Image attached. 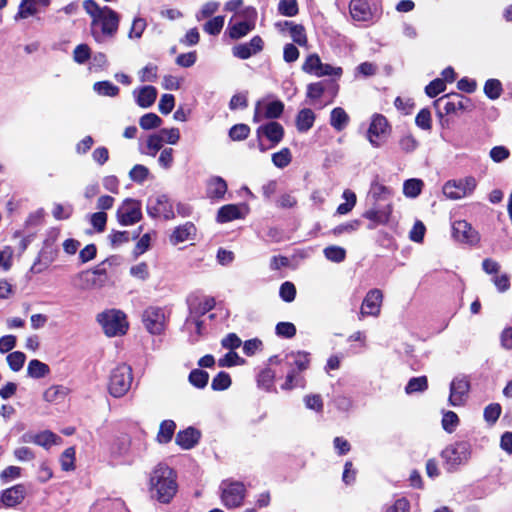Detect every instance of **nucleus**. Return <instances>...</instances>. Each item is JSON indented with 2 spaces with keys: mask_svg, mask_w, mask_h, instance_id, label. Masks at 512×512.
Masks as SVG:
<instances>
[{
  "mask_svg": "<svg viewBox=\"0 0 512 512\" xmlns=\"http://www.w3.org/2000/svg\"><path fill=\"white\" fill-rule=\"evenodd\" d=\"M85 11L91 16L90 32L98 44L113 40L118 32L120 16L108 6L100 7L94 0H85Z\"/></svg>",
  "mask_w": 512,
  "mask_h": 512,
  "instance_id": "f257e3e1",
  "label": "nucleus"
},
{
  "mask_svg": "<svg viewBox=\"0 0 512 512\" xmlns=\"http://www.w3.org/2000/svg\"><path fill=\"white\" fill-rule=\"evenodd\" d=\"M178 491L177 475L172 468L158 464L150 473V497L161 503L169 504Z\"/></svg>",
  "mask_w": 512,
  "mask_h": 512,
  "instance_id": "f03ea898",
  "label": "nucleus"
},
{
  "mask_svg": "<svg viewBox=\"0 0 512 512\" xmlns=\"http://www.w3.org/2000/svg\"><path fill=\"white\" fill-rule=\"evenodd\" d=\"M97 322L108 337L122 336L129 328L125 313L118 309H108L99 313Z\"/></svg>",
  "mask_w": 512,
  "mask_h": 512,
  "instance_id": "7ed1b4c3",
  "label": "nucleus"
},
{
  "mask_svg": "<svg viewBox=\"0 0 512 512\" xmlns=\"http://www.w3.org/2000/svg\"><path fill=\"white\" fill-rule=\"evenodd\" d=\"M132 382V368L127 364H120L111 371L108 384L109 393L115 398H120L130 390Z\"/></svg>",
  "mask_w": 512,
  "mask_h": 512,
  "instance_id": "20e7f679",
  "label": "nucleus"
},
{
  "mask_svg": "<svg viewBox=\"0 0 512 512\" xmlns=\"http://www.w3.org/2000/svg\"><path fill=\"white\" fill-rule=\"evenodd\" d=\"M477 184L478 182L473 176L449 180L443 186V194L451 200H459L472 195Z\"/></svg>",
  "mask_w": 512,
  "mask_h": 512,
  "instance_id": "39448f33",
  "label": "nucleus"
},
{
  "mask_svg": "<svg viewBox=\"0 0 512 512\" xmlns=\"http://www.w3.org/2000/svg\"><path fill=\"white\" fill-rule=\"evenodd\" d=\"M441 455L448 466V470H455L469 460L471 445L465 441L457 442L447 446Z\"/></svg>",
  "mask_w": 512,
  "mask_h": 512,
  "instance_id": "423d86ee",
  "label": "nucleus"
},
{
  "mask_svg": "<svg viewBox=\"0 0 512 512\" xmlns=\"http://www.w3.org/2000/svg\"><path fill=\"white\" fill-rule=\"evenodd\" d=\"M469 99L458 93L444 95L434 101V106L439 117L443 115L457 114L466 108Z\"/></svg>",
  "mask_w": 512,
  "mask_h": 512,
  "instance_id": "0eeeda50",
  "label": "nucleus"
},
{
  "mask_svg": "<svg viewBox=\"0 0 512 512\" xmlns=\"http://www.w3.org/2000/svg\"><path fill=\"white\" fill-rule=\"evenodd\" d=\"M118 222L123 226H131L142 218L141 202L127 198L118 207L116 212Z\"/></svg>",
  "mask_w": 512,
  "mask_h": 512,
  "instance_id": "6e6552de",
  "label": "nucleus"
},
{
  "mask_svg": "<svg viewBox=\"0 0 512 512\" xmlns=\"http://www.w3.org/2000/svg\"><path fill=\"white\" fill-rule=\"evenodd\" d=\"M147 213L151 217H162L165 220H170L175 217L172 203L169 197L165 194H157L148 198Z\"/></svg>",
  "mask_w": 512,
  "mask_h": 512,
  "instance_id": "1a4fd4ad",
  "label": "nucleus"
},
{
  "mask_svg": "<svg viewBox=\"0 0 512 512\" xmlns=\"http://www.w3.org/2000/svg\"><path fill=\"white\" fill-rule=\"evenodd\" d=\"M142 322L150 334L160 335L165 330V312L160 307L149 306L143 311Z\"/></svg>",
  "mask_w": 512,
  "mask_h": 512,
  "instance_id": "9d476101",
  "label": "nucleus"
},
{
  "mask_svg": "<svg viewBox=\"0 0 512 512\" xmlns=\"http://www.w3.org/2000/svg\"><path fill=\"white\" fill-rule=\"evenodd\" d=\"M222 501L226 507L234 508L242 504L245 487L241 482L223 481L221 484Z\"/></svg>",
  "mask_w": 512,
  "mask_h": 512,
  "instance_id": "9b49d317",
  "label": "nucleus"
},
{
  "mask_svg": "<svg viewBox=\"0 0 512 512\" xmlns=\"http://www.w3.org/2000/svg\"><path fill=\"white\" fill-rule=\"evenodd\" d=\"M389 133V125L387 119L380 114H376L372 117L367 138L373 147H380Z\"/></svg>",
  "mask_w": 512,
  "mask_h": 512,
  "instance_id": "f8f14e48",
  "label": "nucleus"
},
{
  "mask_svg": "<svg viewBox=\"0 0 512 512\" xmlns=\"http://www.w3.org/2000/svg\"><path fill=\"white\" fill-rule=\"evenodd\" d=\"M270 364L284 363L287 367H292L303 372L308 369L310 365V354L304 351H292L287 353L283 359H279L278 356H273L269 359Z\"/></svg>",
  "mask_w": 512,
  "mask_h": 512,
  "instance_id": "ddd939ff",
  "label": "nucleus"
},
{
  "mask_svg": "<svg viewBox=\"0 0 512 512\" xmlns=\"http://www.w3.org/2000/svg\"><path fill=\"white\" fill-rule=\"evenodd\" d=\"M382 301L383 293L380 289L369 290L363 299L359 319L361 320L366 316H378L381 311Z\"/></svg>",
  "mask_w": 512,
  "mask_h": 512,
  "instance_id": "4468645a",
  "label": "nucleus"
},
{
  "mask_svg": "<svg viewBox=\"0 0 512 512\" xmlns=\"http://www.w3.org/2000/svg\"><path fill=\"white\" fill-rule=\"evenodd\" d=\"M74 280L79 288L83 290L100 288L106 281V271L104 269L82 271L75 275Z\"/></svg>",
  "mask_w": 512,
  "mask_h": 512,
  "instance_id": "2eb2a0df",
  "label": "nucleus"
},
{
  "mask_svg": "<svg viewBox=\"0 0 512 512\" xmlns=\"http://www.w3.org/2000/svg\"><path fill=\"white\" fill-rule=\"evenodd\" d=\"M470 390V383L467 377L457 376L450 384L449 404L454 407L463 405Z\"/></svg>",
  "mask_w": 512,
  "mask_h": 512,
  "instance_id": "dca6fc26",
  "label": "nucleus"
},
{
  "mask_svg": "<svg viewBox=\"0 0 512 512\" xmlns=\"http://www.w3.org/2000/svg\"><path fill=\"white\" fill-rule=\"evenodd\" d=\"M284 110V104L281 101L258 102L255 107L253 120L260 122L263 119L279 118Z\"/></svg>",
  "mask_w": 512,
  "mask_h": 512,
  "instance_id": "f3484780",
  "label": "nucleus"
},
{
  "mask_svg": "<svg viewBox=\"0 0 512 512\" xmlns=\"http://www.w3.org/2000/svg\"><path fill=\"white\" fill-rule=\"evenodd\" d=\"M26 489L23 484H17L3 490L0 494V508H12L23 502Z\"/></svg>",
  "mask_w": 512,
  "mask_h": 512,
  "instance_id": "a211bd4d",
  "label": "nucleus"
},
{
  "mask_svg": "<svg viewBox=\"0 0 512 512\" xmlns=\"http://www.w3.org/2000/svg\"><path fill=\"white\" fill-rule=\"evenodd\" d=\"M264 42L260 36H254L249 42L238 44L232 48L233 56L245 60L263 50Z\"/></svg>",
  "mask_w": 512,
  "mask_h": 512,
  "instance_id": "6ab92c4d",
  "label": "nucleus"
},
{
  "mask_svg": "<svg viewBox=\"0 0 512 512\" xmlns=\"http://www.w3.org/2000/svg\"><path fill=\"white\" fill-rule=\"evenodd\" d=\"M256 134L258 139L266 137L271 142V147H275L283 139L284 129L278 122L271 121L258 127Z\"/></svg>",
  "mask_w": 512,
  "mask_h": 512,
  "instance_id": "aec40b11",
  "label": "nucleus"
},
{
  "mask_svg": "<svg viewBox=\"0 0 512 512\" xmlns=\"http://www.w3.org/2000/svg\"><path fill=\"white\" fill-rule=\"evenodd\" d=\"M453 237L459 242L475 243L478 241V234L472 226L465 220H459L453 223Z\"/></svg>",
  "mask_w": 512,
  "mask_h": 512,
  "instance_id": "412c9836",
  "label": "nucleus"
},
{
  "mask_svg": "<svg viewBox=\"0 0 512 512\" xmlns=\"http://www.w3.org/2000/svg\"><path fill=\"white\" fill-rule=\"evenodd\" d=\"M392 214V205L388 204L382 208H372L367 210L363 217L370 220L372 223L368 226L369 229H374L377 225H386L389 223Z\"/></svg>",
  "mask_w": 512,
  "mask_h": 512,
  "instance_id": "4be33fe9",
  "label": "nucleus"
},
{
  "mask_svg": "<svg viewBox=\"0 0 512 512\" xmlns=\"http://www.w3.org/2000/svg\"><path fill=\"white\" fill-rule=\"evenodd\" d=\"M247 213L245 205L228 204L222 206L217 213V221L226 223L236 219H242Z\"/></svg>",
  "mask_w": 512,
  "mask_h": 512,
  "instance_id": "5701e85b",
  "label": "nucleus"
},
{
  "mask_svg": "<svg viewBox=\"0 0 512 512\" xmlns=\"http://www.w3.org/2000/svg\"><path fill=\"white\" fill-rule=\"evenodd\" d=\"M133 96L138 106L141 108H149L154 104L157 98V90L153 86H143L135 89Z\"/></svg>",
  "mask_w": 512,
  "mask_h": 512,
  "instance_id": "b1692460",
  "label": "nucleus"
},
{
  "mask_svg": "<svg viewBox=\"0 0 512 512\" xmlns=\"http://www.w3.org/2000/svg\"><path fill=\"white\" fill-rule=\"evenodd\" d=\"M349 9L352 18L356 21H368L372 16L366 0H351Z\"/></svg>",
  "mask_w": 512,
  "mask_h": 512,
  "instance_id": "393cba45",
  "label": "nucleus"
},
{
  "mask_svg": "<svg viewBox=\"0 0 512 512\" xmlns=\"http://www.w3.org/2000/svg\"><path fill=\"white\" fill-rule=\"evenodd\" d=\"M196 234V227L191 222L178 226L171 235V243L176 245L193 239Z\"/></svg>",
  "mask_w": 512,
  "mask_h": 512,
  "instance_id": "a878e982",
  "label": "nucleus"
},
{
  "mask_svg": "<svg viewBox=\"0 0 512 512\" xmlns=\"http://www.w3.org/2000/svg\"><path fill=\"white\" fill-rule=\"evenodd\" d=\"M227 192L226 181L219 177L214 176L207 182V196L210 199H222Z\"/></svg>",
  "mask_w": 512,
  "mask_h": 512,
  "instance_id": "bb28decb",
  "label": "nucleus"
},
{
  "mask_svg": "<svg viewBox=\"0 0 512 512\" xmlns=\"http://www.w3.org/2000/svg\"><path fill=\"white\" fill-rule=\"evenodd\" d=\"M184 329L189 333L190 342L195 343L202 335L203 321L200 320V317L189 313L184 324Z\"/></svg>",
  "mask_w": 512,
  "mask_h": 512,
  "instance_id": "cd10ccee",
  "label": "nucleus"
},
{
  "mask_svg": "<svg viewBox=\"0 0 512 512\" xmlns=\"http://www.w3.org/2000/svg\"><path fill=\"white\" fill-rule=\"evenodd\" d=\"M199 438L200 433L196 429L189 427L178 432L176 435V443L183 449H191L198 442Z\"/></svg>",
  "mask_w": 512,
  "mask_h": 512,
  "instance_id": "c85d7f7f",
  "label": "nucleus"
},
{
  "mask_svg": "<svg viewBox=\"0 0 512 512\" xmlns=\"http://www.w3.org/2000/svg\"><path fill=\"white\" fill-rule=\"evenodd\" d=\"M70 390L63 385H52L43 393V400L48 403H61L65 400Z\"/></svg>",
  "mask_w": 512,
  "mask_h": 512,
  "instance_id": "c756f323",
  "label": "nucleus"
},
{
  "mask_svg": "<svg viewBox=\"0 0 512 512\" xmlns=\"http://www.w3.org/2000/svg\"><path fill=\"white\" fill-rule=\"evenodd\" d=\"M315 118V113L311 109L304 108L300 110L296 117L297 130L299 132H307L313 127Z\"/></svg>",
  "mask_w": 512,
  "mask_h": 512,
  "instance_id": "7c9ffc66",
  "label": "nucleus"
},
{
  "mask_svg": "<svg viewBox=\"0 0 512 512\" xmlns=\"http://www.w3.org/2000/svg\"><path fill=\"white\" fill-rule=\"evenodd\" d=\"M164 137L159 132L148 135L143 154L155 157L162 150Z\"/></svg>",
  "mask_w": 512,
  "mask_h": 512,
  "instance_id": "2f4dec72",
  "label": "nucleus"
},
{
  "mask_svg": "<svg viewBox=\"0 0 512 512\" xmlns=\"http://www.w3.org/2000/svg\"><path fill=\"white\" fill-rule=\"evenodd\" d=\"M284 25L289 26V32L292 40L301 47H307L308 39L303 25L295 24L291 21H284Z\"/></svg>",
  "mask_w": 512,
  "mask_h": 512,
  "instance_id": "473e14b6",
  "label": "nucleus"
},
{
  "mask_svg": "<svg viewBox=\"0 0 512 512\" xmlns=\"http://www.w3.org/2000/svg\"><path fill=\"white\" fill-rule=\"evenodd\" d=\"M50 373V367L38 359H32L28 363L27 375L33 379L44 378Z\"/></svg>",
  "mask_w": 512,
  "mask_h": 512,
  "instance_id": "72a5a7b5",
  "label": "nucleus"
},
{
  "mask_svg": "<svg viewBox=\"0 0 512 512\" xmlns=\"http://www.w3.org/2000/svg\"><path fill=\"white\" fill-rule=\"evenodd\" d=\"M288 373L286 375L285 382L281 385V389L285 391H289L294 389L295 387H304L305 379L300 375L301 372H298L295 368L288 367Z\"/></svg>",
  "mask_w": 512,
  "mask_h": 512,
  "instance_id": "f704fd0d",
  "label": "nucleus"
},
{
  "mask_svg": "<svg viewBox=\"0 0 512 512\" xmlns=\"http://www.w3.org/2000/svg\"><path fill=\"white\" fill-rule=\"evenodd\" d=\"M349 123V116L341 107H336L330 114V125L337 131H342Z\"/></svg>",
  "mask_w": 512,
  "mask_h": 512,
  "instance_id": "c9c22d12",
  "label": "nucleus"
},
{
  "mask_svg": "<svg viewBox=\"0 0 512 512\" xmlns=\"http://www.w3.org/2000/svg\"><path fill=\"white\" fill-rule=\"evenodd\" d=\"M215 299L212 297H206L198 303H191L189 306V313L198 317L206 314L212 310L215 306Z\"/></svg>",
  "mask_w": 512,
  "mask_h": 512,
  "instance_id": "e433bc0d",
  "label": "nucleus"
},
{
  "mask_svg": "<svg viewBox=\"0 0 512 512\" xmlns=\"http://www.w3.org/2000/svg\"><path fill=\"white\" fill-rule=\"evenodd\" d=\"M342 198L345 200V202L341 203L337 207L336 212L339 215H346L349 212H351L352 209L355 207L356 202H357V197H356V194L352 190L345 189L342 193Z\"/></svg>",
  "mask_w": 512,
  "mask_h": 512,
  "instance_id": "4c0bfd02",
  "label": "nucleus"
},
{
  "mask_svg": "<svg viewBox=\"0 0 512 512\" xmlns=\"http://www.w3.org/2000/svg\"><path fill=\"white\" fill-rule=\"evenodd\" d=\"M61 438L55 433L45 430L36 434V445L49 449L52 445H59Z\"/></svg>",
  "mask_w": 512,
  "mask_h": 512,
  "instance_id": "58836bf2",
  "label": "nucleus"
},
{
  "mask_svg": "<svg viewBox=\"0 0 512 512\" xmlns=\"http://www.w3.org/2000/svg\"><path fill=\"white\" fill-rule=\"evenodd\" d=\"M176 424L172 420H164L160 424L159 432L157 434V441L159 443H168L175 432Z\"/></svg>",
  "mask_w": 512,
  "mask_h": 512,
  "instance_id": "ea45409f",
  "label": "nucleus"
},
{
  "mask_svg": "<svg viewBox=\"0 0 512 512\" xmlns=\"http://www.w3.org/2000/svg\"><path fill=\"white\" fill-rule=\"evenodd\" d=\"M255 28L251 22L240 21L229 27V36L232 39H240L246 36L250 31Z\"/></svg>",
  "mask_w": 512,
  "mask_h": 512,
  "instance_id": "a19ab883",
  "label": "nucleus"
},
{
  "mask_svg": "<svg viewBox=\"0 0 512 512\" xmlns=\"http://www.w3.org/2000/svg\"><path fill=\"white\" fill-rule=\"evenodd\" d=\"M93 90L100 96L116 97L119 94V88L110 81L94 83Z\"/></svg>",
  "mask_w": 512,
  "mask_h": 512,
  "instance_id": "79ce46f5",
  "label": "nucleus"
},
{
  "mask_svg": "<svg viewBox=\"0 0 512 512\" xmlns=\"http://www.w3.org/2000/svg\"><path fill=\"white\" fill-rule=\"evenodd\" d=\"M424 183L420 179H408L403 184V193L408 198H416L422 191Z\"/></svg>",
  "mask_w": 512,
  "mask_h": 512,
  "instance_id": "37998d69",
  "label": "nucleus"
},
{
  "mask_svg": "<svg viewBox=\"0 0 512 512\" xmlns=\"http://www.w3.org/2000/svg\"><path fill=\"white\" fill-rule=\"evenodd\" d=\"M292 161V154L289 148H282L272 154V163L280 169L287 167Z\"/></svg>",
  "mask_w": 512,
  "mask_h": 512,
  "instance_id": "c03bdc74",
  "label": "nucleus"
},
{
  "mask_svg": "<svg viewBox=\"0 0 512 512\" xmlns=\"http://www.w3.org/2000/svg\"><path fill=\"white\" fill-rule=\"evenodd\" d=\"M162 122V119L155 113H146L139 119V125L143 130L159 128Z\"/></svg>",
  "mask_w": 512,
  "mask_h": 512,
  "instance_id": "a18cd8bd",
  "label": "nucleus"
},
{
  "mask_svg": "<svg viewBox=\"0 0 512 512\" xmlns=\"http://www.w3.org/2000/svg\"><path fill=\"white\" fill-rule=\"evenodd\" d=\"M325 257L335 263H341L346 258V250L340 246L331 245L323 250Z\"/></svg>",
  "mask_w": 512,
  "mask_h": 512,
  "instance_id": "49530a36",
  "label": "nucleus"
},
{
  "mask_svg": "<svg viewBox=\"0 0 512 512\" xmlns=\"http://www.w3.org/2000/svg\"><path fill=\"white\" fill-rule=\"evenodd\" d=\"M428 387V380L426 376L414 377L411 378L406 387L405 391L407 394H412L416 392H423Z\"/></svg>",
  "mask_w": 512,
  "mask_h": 512,
  "instance_id": "de8ad7c7",
  "label": "nucleus"
},
{
  "mask_svg": "<svg viewBox=\"0 0 512 512\" xmlns=\"http://www.w3.org/2000/svg\"><path fill=\"white\" fill-rule=\"evenodd\" d=\"M502 91V84L498 79H489L484 85L485 95L492 100L498 99Z\"/></svg>",
  "mask_w": 512,
  "mask_h": 512,
  "instance_id": "09e8293b",
  "label": "nucleus"
},
{
  "mask_svg": "<svg viewBox=\"0 0 512 512\" xmlns=\"http://www.w3.org/2000/svg\"><path fill=\"white\" fill-rule=\"evenodd\" d=\"M321 59L318 54L313 53L306 57L303 65L302 70L305 73L312 74L316 76V72H319L320 66H321Z\"/></svg>",
  "mask_w": 512,
  "mask_h": 512,
  "instance_id": "8fccbe9b",
  "label": "nucleus"
},
{
  "mask_svg": "<svg viewBox=\"0 0 512 512\" xmlns=\"http://www.w3.org/2000/svg\"><path fill=\"white\" fill-rule=\"evenodd\" d=\"M36 6V0H21L16 17L26 19L35 15L38 12Z\"/></svg>",
  "mask_w": 512,
  "mask_h": 512,
  "instance_id": "3c124183",
  "label": "nucleus"
},
{
  "mask_svg": "<svg viewBox=\"0 0 512 512\" xmlns=\"http://www.w3.org/2000/svg\"><path fill=\"white\" fill-rule=\"evenodd\" d=\"M6 360L10 369L14 372H18L19 370L22 369L26 360V356L21 351H15L8 354Z\"/></svg>",
  "mask_w": 512,
  "mask_h": 512,
  "instance_id": "603ef678",
  "label": "nucleus"
},
{
  "mask_svg": "<svg viewBox=\"0 0 512 512\" xmlns=\"http://www.w3.org/2000/svg\"><path fill=\"white\" fill-rule=\"evenodd\" d=\"M208 380L209 374L200 369H194L189 374V382L197 388H204Z\"/></svg>",
  "mask_w": 512,
  "mask_h": 512,
  "instance_id": "864d4df0",
  "label": "nucleus"
},
{
  "mask_svg": "<svg viewBox=\"0 0 512 512\" xmlns=\"http://www.w3.org/2000/svg\"><path fill=\"white\" fill-rule=\"evenodd\" d=\"M278 12L287 17H293L298 14V3L296 0H280Z\"/></svg>",
  "mask_w": 512,
  "mask_h": 512,
  "instance_id": "5fc2aeb1",
  "label": "nucleus"
},
{
  "mask_svg": "<svg viewBox=\"0 0 512 512\" xmlns=\"http://www.w3.org/2000/svg\"><path fill=\"white\" fill-rule=\"evenodd\" d=\"M147 27V22L144 18L135 17L131 28L128 33L130 39H140Z\"/></svg>",
  "mask_w": 512,
  "mask_h": 512,
  "instance_id": "6e6d98bb",
  "label": "nucleus"
},
{
  "mask_svg": "<svg viewBox=\"0 0 512 512\" xmlns=\"http://www.w3.org/2000/svg\"><path fill=\"white\" fill-rule=\"evenodd\" d=\"M230 385V375L224 371H221L213 378L211 388L215 391H223L229 388Z\"/></svg>",
  "mask_w": 512,
  "mask_h": 512,
  "instance_id": "4d7b16f0",
  "label": "nucleus"
},
{
  "mask_svg": "<svg viewBox=\"0 0 512 512\" xmlns=\"http://www.w3.org/2000/svg\"><path fill=\"white\" fill-rule=\"evenodd\" d=\"M14 250L11 246H5L0 250V268L7 272L13 266Z\"/></svg>",
  "mask_w": 512,
  "mask_h": 512,
  "instance_id": "13d9d810",
  "label": "nucleus"
},
{
  "mask_svg": "<svg viewBox=\"0 0 512 512\" xmlns=\"http://www.w3.org/2000/svg\"><path fill=\"white\" fill-rule=\"evenodd\" d=\"M75 453L76 452H75L74 447H69V448L65 449V451L62 453V455L60 457V463H61L62 470H64V471L74 470V468H75V465H74Z\"/></svg>",
  "mask_w": 512,
  "mask_h": 512,
  "instance_id": "bf43d9fd",
  "label": "nucleus"
},
{
  "mask_svg": "<svg viewBox=\"0 0 512 512\" xmlns=\"http://www.w3.org/2000/svg\"><path fill=\"white\" fill-rule=\"evenodd\" d=\"M370 195L375 201L386 200L391 196V190L385 185L375 182L371 185Z\"/></svg>",
  "mask_w": 512,
  "mask_h": 512,
  "instance_id": "052dcab7",
  "label": "nucleus"
},
{
  "mask_svg": "<svg viewBox=\"0 0 512 512\" xmlns=\"http://www.w3.org/2000/svg\"><path fill=\"white\" fill-rule=\"evenodd\" d=\"M250 128L246 124H236L229 130V137L233 141H241L249 136Z\"/></svg>",
  "mask_w": 512,
  "mask_h": 512,
  "instance_id": "680f3d73",
  "label": "nucleus"
},
{
  "mask_svg": "<svg viewBox=\"0 0 512 512\" xmlns=\"http://www.w3.org/2000/svg\"><path fill=\"white\" fill-rule=\"evenodd\" d=\"M298 201L291 192H285L278 196L276 206L281 209H291L297 205Z\"/></svg>",
  "mask_w": 512,
  "mask_h": 512,
  "instance_id": "e2e57ef3",
  "label": "nucleus"
},
{
  "mask_svg": "<svg viewBox=\"0 0 512 512\" xmlns=\"http://www.w3.org/2000/svg\"><path fill=\"white\" fill-rule=\"evenodd\" d=\"M224 26V17L216 16L204 25V31L210 35H218Z\"/></svg>",
  "mask_w": 512,
  "mask_h": 512,
  "instance_id": "0e129e2a",
  "label": "nucleus"
},
{
  "mask_svg": "<svg viewBox=\"0 0 512 512\" xmlns=\"http://www.w3.org/2000/svg\"><path fill=\"white\" fill-rule=\"evenodd\" d=\"M274 378L275 372L271 368H265L258 375V385L269 390L273 386Z\"/></svg>",
  "mask_w": 512,
  "mask_h": 512,
  "instance_id": "69168bd1",
  "label": "nucleus"
},
{
  "mask_svg": "<svg viewBox=\"0 0 512 512\" xmlns=\"http://www.w3.org/2000/svg\"><path fill=\"white\" fill-rule=\"evenodd\" d=\"M149 175V169L141 164L135 165L129 172V177L132 181L143 183Z\"/></svg>",
  "mask_w": 512,
  "mask_h": 512,
  "instance_id": "338daca9",
  "label": "nucleus"
},
{
  "mask_svg": "<svg viewBox=\"0 0 512 512\" xmlns=\"http://www.w3.org/2000/svg\"><path fill=\"white\" fill-rule=\"evenodd\" d=\"M129 272L132 277L141 281H146L150 276L148 265L145 262L133 265Z\"/></svg>",
  "mask_w": 512,
  "mask_h": 512,
  "instance_id": "774afa93",
  "label": "nucleus"
}]
</instances>
